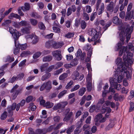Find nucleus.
<instances>
[{"mask_svg":"<svg viewBox=\"0 0 134 134\" xmlns=\"http://www.w3.org/2000/svg\"><path fill=\"white\" fill-rule=\"evenodd\" d=\"M124 33L122 32L120 33L119 37L122 43L119 42L116 46V51H118L119 50V56H121L123 53H124L123 58L124 63L123 62L122 59L120 57L117 58L115 61L117 68L114 77L115 80H116L119 82H121L122 81L124 75L126 74L127 66L131 65L133 63L132 60L133 56L132 53L128 51L126 47L122 46L125 38V35Z\"/></svg>","mask_w":134,"mask_h":134,"instance_id":"f257e3e1","label":"nucleus"},{"mask_svg":"<svg viewBox=\"0 0 134 134\" xmlns=\"http://www.w3.org/2000/svg\"><path fill=\"white\" fill-rule=\"evenodd\" d=\"M101 31V28L98 26L95 29H92L91 31V35L93 37L91 39H90L89 38H88V41L89 42L91 41H94L96 40L98 37L101 36L100 32Z\"/></svg>","mask_w":134,"mask_h":134,"instance_id":"f03ea898","label":"nucleus"},{"mask_svg":"<svg viewBox=\"0 0 134 134\" xmlns=\"http://www.w3.org/2000/svg\"><path fill=\"white\" fill-rule=\"evenodd\" d=\"M70 109L69 108H67L65 110L64 112L65 116L63 120L67 122L70 121V122L71 123L74 120L73 113L72 111L70 112Z\"/></svg>","mask_w":134,"mask_h":134,"instance_id":"7ed1b4c3","label":"nucleus"},{"mask_svg":"<svg viewBox=\"0 0 134 134\" xmlns=\"http://www.w3.org/2000/svg\"><path fill=\"white\" fill-rule=\"evenodd\" d=\"M84 75H81L80 76L79 73L76 71H74L71 75L72 79L74 80L81 81L83 79Z\"/></svg>","mask_w":134,"mask_h":134,"instance_id":"20e7f679","label":"nucleus"},{"mask_svg":"<svg viewBox=\"0 0 134 134\" xmlns=\"http://www.w3.org/2000/svg\"><path fill=\"white\" fill-rule=\"evenodd\" d=\"M9 31L10 33L12 35L14 40H18L20 35V34L16 30L12 27H9Z\"/></svg>","mask_w":134,"mask_h":134,"instance_id":"39448f33","label":"nucleus"},{"mask_svg":"<svg viewBox=\"0 0 134 134\" xmlns=\"http://www.w3.org/2000/svg\"><path fill=\"white\" fill-rule=\"evenodd\" d=\"M52 88L51 82L50 81L44 83L42 85L40 88V90L41 91L44 90L45 89L46 90H50Z\"/></svg>","mask_w":134,"mask_h":134,"instance_id":"423d86ee","label":"nucleus"},{"mask_svg":"<svg viewBox=\"0 0 134 134\" xmlns=\"http://www.w3.org/2000/svg\"><path fill=\"white\" fill-rule=\"evenodd\" d=\"M18 86H19L18 85L16 84L13 87L10 91V93H13L12 97L13 100H14L16 98L19 93V90H17Z\"/></svg>","mask_w":134,"mask_h":134,"instance_id":"0eeeda50","label":"nucleus"},{"mask_svg":"<svg viewBox=\"0 0 134 134\" xmlns=\"http://www.w3.org/2000/svg\"><path fill=\"white\" fill-rule=\"evenodd\" d=\"M61 53V51L58 49L52 52V54L54 57H55L57 60L60 61L61 60L62 58Z\"/></svg>","mask_w":134,"mask_h":134,"instance_id":"6e6552de","label":"nucleus"},{"mask_svg":"<svg viewBox=\"0 0 134 134\" xmlns=\"http://www.w3.org/2000/svg\"><path fill=\"white\" fill-rule=\"evenodd\" d=\"M132 18L134 19V11H131L130 12H127L125 17V21L130 20Z\"/></svg>","mask_w":134,"mask_h":134,"instance_id":"1a4fd4ad","label":"nucleus"},{"mask_svg":"<svg viewBox=\"0 0 134 134\" xmlns=\"http://www.w3.org/2000/svg\"><path fill=\"white\" fill-rule=\"evenodd\" d=\"M17 40H14V43L15 46L16 47H18L20 48L21 50H24L27 47V45L26 44H21L19 43H17Z\"/></svg>","mask_w":134,"mask_h":134,"instance_id":"9d476101","label":"nucleus"},{"mask_svg":"<svg viewBox=\"0 0 134 134\" xmlns=\"http://www.w3.org/2000/svg\"><path fill=\"white\" fill-rule=\"evenodd\" d=\"M132 31V30H131L130 28H127L125 31V34H126V42L127 43L130 38L131 34Z\"/></svg>","mask_w":134,"mask_h":134,"instance_id":"9b49d317","label":"nucleus"},{"mask_svg":"<svg viewBox=\"0 0 134 134\" xmlns=\"http://www.w3.org/2000/svg\"><path fill=\"white\" fill-rule=\"evenodd\" d=\"M114 2L111 1L107 6L106 9L107 11L111 13H112L114 11Z\"/></svg>","mask_w":134,"mask_h":134,"instance_id":"f8f14e48","label":"nucleus"},{"mask_svg":"<svg viewBox=\"0 0 134 134\" xmlns=\"http://www.w3.org/2000/svg\"><path fill=\"white\" fill-rule=\"evenodd\" d=\"M27 26L21 29V31L24 34H29L30 33V30L31 28V26L30 24H28Z\"/></svg>","mask_w":134,"mask_h":134,"instance_id":"ddd939ff","label":"nucleus"},{"mask_svg":"<svg viewBox=\"0 0 134 134\" xmlns=\"http://www.w3.org/2000/svg\"><path fill=\"white\" fill-rule=\"evenodd\" d=\"M15 105L13 104L12 106H9L7 108V110L9 115V116L11 117L13 114V111L15 109Z\"/></svg>","mask_w":134,"mask_h":134,"instance_id":"4468645a","label":"nucleus"},{"mask_svg":"<svg viewBox=\"0 0 134 134\" xmlns=\"http://www.w3.org/2000/svg\"><path fill=\"white\" fill-rule=\"evenodd\" d=\"M64 45L63 42H57L54 41L53 48L55 49H57L61 48Z\"/></svg>","mask_w":134,"mask_h":134,"instance_id":"2eb2a0df","label":"nucleus"},{"mask_svg":"<svg viewBox=\"0 0 134 134\" xmlns=\"http://www.w3.org/2000/svg\"><path fill=\"white\" fill-rule=\"evenodd\" d=\"M104 9V3H102L100 4V7L97 10L98 15H100L102 14Z\"/></svg>","mask_w":134,"mask_h":134,"instance_id":"dca6fc26","label":"nucleus"},{"mask_svg":"<svg viewBox=\"0 0 134 134\" xmlns=\"http://www.w3.org/2000/svg\"><path fill=\"white\" fill-rule=\"evenodd\" d=\"M112 21L113 23L116 25H120L122 23L121 20H119L117 16L113 17Z\"/></svg>","mask_w":134,"mask_h":134,"instance_id":"f3484780","label":"nucleus"},{"mask_svg":"<svg viewBox=\"0 0 134 134\" xmlns=\"http://www.w3.org/2000/svg\"><path fill=\"white\" fill-rule=\"evenodd\" d=\"M30 7L29 4L26 3L25 4L24 6L20 7V8L23 11L29 10L30 9Z\"/></svg>","mask_w":134,"mask_h":134,"instance_id":"a211bd4d","label":"nucleus"},{"mask_svg":"<svg viewBox=\"0 0 134 134\" xmlns=\"http://www.w3.org/2000/svg\"><path fill=\"white\" fill-rule=\"evenodd\" d=\"M53 43L54 41L52 40L47 42L45 44V47L48 49L51 48H53Z\"/></svg>","mask_w":134,"mask_h":134,"instance_id":"6ab92c4d","label":"nucleus"},{"mask_svg":"<svg viewBox=\"0 0 134 134\" xmlns=\"http://www.w3.org/2000/svg\"><path fill=\"white\" fill-rule=\"evenodd\" d=\"M53 59V57L52 56L50 55L44 57L42 59L43 61V62H49Z\"/></svg>","mask_w":134,"mask_h":134,"instance_id":"aec40b11","label":"nucleus"},{"mask_svg":"<svg viewBox=\"0 0 134 134\" xmlns=\"http://www.w3.org/2000/svg\"><path fill=\"white\" fill-rule=\"evenodd\" d=\"M51 76L50 73L47 72L45 74L42 76L41 79L42 81H44L48 79Z\"/></svg>","mask_w":134,"mask_h":134,"instance_id":"412c9836","label":"nucleus"},{"mask_svg":"<svg viewBox=\"0 0 134 134\" xmlns=\"http://www.w3.org/2000/svg\"><path fill=\"white\" fill-rule=\"evenodd\" d=\"M46 128H44L42 129H38L36 131L37 134H45L47 132Z\"/></svg>","mask_w":134,"mask_h":134,"instance_id":"4be33fe9","label":"nucleus"},{"mask_svg":"<svg viewBox=\"0 0 134 134\" xmlns=\"http://www.w3.org/2000/svg\"><path fill=\"white\" fill-rule=\"evenodd\" d=\"M54 104L50 102H47L44 104V106L47 108H52L53 105Z\"/></svg>","mask_w":134,"mask_h":134,"instance_id":"5701e85b","label":"nucleus"},{"mask_svg":"<svg viewBox=\"0 0 134 134\" xmlns=\"http://www.w3.org/2000/svg\"><path fill=\"white\" fill-rule=\"evenodd\" d=\"M86 91V88H85L82 87L80 88L78 92V94L80 96H82L84 93Z\"/></svg>","mask_w":134,"mask_h":134,"instance_id":"b1692460","label":"nucleus"},{"mask_svg":"<svg viewBox=\"0 0 134 134\" xmlns=\"http://www.w3.org/2000/svg\"><path fill=\"white\" fill-rule=\"evenodd\" d=\"M49 65L48 63H45L42 65L41 67V72H43L46 71L47 69V67Z\"/></svg>","mask_w":134,"mask_h":134,"instance_id":"393cba45","label":"nucleus"},{"mask_svg":"<svg viewBox=\"0 0 134 134\" xmlns=\"http://www.w3.org/2000/svg\"><path fill=\"white\" fill-rule=\"evenodd\" d=\"M78 61L77 59L76 58L72 59L70 62L71 64L72 67L75 66L76 65L78 64Z\"/></svg>","mask_w":134,"mask_h":134,"instance_id":"a878e982","label":"nucleus"},{"mask_svg":"<svg viewBox=\"0 0 134 134\" xmlns=\"http://www.w3.org/2000/svg\"><path fill=\"white\" fill-rule=\"evenodd\" d=\"M38 26L39 28L41 30H44L46 29L44 25L42 22H40L38 23Z\"/></svg>","mask_w":134,"mask_h":134,"instance_id":"bb28decb","label":"nucleus"},{"mask_svg":"<svg viewBox=\"0 0 134 134\" xmlns=\"http://www.w3.org/2000/svg\"><path fill=\"white\" fill-rule=\"evenodd\" d=\"M84 49L87 51H89L90 50H92L93 49V48L92 47L91 45L89 44H87L84 46Z\"/></svg>","mask_w":134,"mask_h":134,"instance_id":"cd10ccee","label":"nucleus"},{"mask_svg":"<svg viewBox=\"0 0 134 134\" xmlns=\"http://www.w3.org/2000/svg\"><path fill=\"white\" fill-rule=\"evenodd\" d=\"M30 21L31 24L34 26H36L38 23L37 21L33 19H30Z\"/></svg>","mask_w":134,"mask_h":134,"instance_id":"c85d7f7f","label":"nucleus"},{"mask_svg":"<svg viewBox=\"0 0 134 134\" xmlns=\"http://www.w3.org/2000/svg\"><path fill=\"white\" fill-rule=\"evenodd\" d=\"M61 108H62L60 103L55 104L53 108V109L54 110H56Z\"/></svg>","mask_w":134,"mask_h":134,"instance_id":"c756f323","label":"nucleus"},{"mask_svg":"<svg viewBox=\"0 0 134 134\" xmlns=\"http://www.w3.org/2000/svg\"><path fill=\"white\" fill-rule=\"evenodd\" d=\"M81 27L82 29H85L87 26L86 23L84 20H82L81 22Z\"/></svg>","mask_w":134,"mask_h":134,"instance_id":"7c9ffc66","label":"nucleus"},{"mask_svg":"<svg viewBox=\"0 0 134 134\" xmlns=\"http://www.w3.org/2000/svg\"><path fill=\"white\" fill-rule=\"evenodd\" d=\"M7 112L4 111L2 114L1 117V119L2 120H4L7 118Z\"/></svg>","mask_w":134,"mask_h":134,"instance_id":"2f4dec72","label":"nucleus"},{"mask_svg":"<svg viewBox=\"0 0 134 134\" xmlns=\"http://www.w3.org/2000/svg\"><path fill=\"white\" fill-rule=\"evenodd\" d=\"M68 76V74L67 73H64L60 76L59 79L60 80H63L65 79Z\"/></svg>","mask_w":134,"mask_h":134,"instance_id":"473e14b6","label":"nucleus"},{"mask_svg":"<svg viewBox=\"0 0 134 134\" xmlns=\"http://www.w3.org/2000/svg\"><path fill=\"white\" fill-rule=\"evenodd\" d=\"M19 24L21 26H27L28 24L27 22L25 20H22L21 22L19 23Z\"/></svg>","mask_w":134,"mask_h":134,"instance_id":"72a5a7b5","label":"nucleus"},{"mask_svg":"<svg viewBox=\"0 0 134 134\" xmlns=\"http://www.w3.org/2000/svg\"><path fill=\"white\" fill-rule=\"evenodd\" d=\"M24 75V74L23 73H21L17 75L16 76L17 80H21L23 78Z\"/></svg>","mask_w":134,"mask_h":134,"instance_id":"f704fd0d","label":"nucleus"},{"mask_svg":"<svg viewBox=\"0 0 134 134\" xmlns=\"http://www.w3.org/2000/svg\"><path fill=\"white\" fill-rule=\"evenodd\" d=\"M97 15L96 12H93L91 14L90 18L91 21H92L94 19Z\"/></svg>","mask_w":134,"mask_h":134,"instance_id":"c9c22d12","label":"nucleus"},{"mask_svg":"<svg viewBox=\"0 0 134 134\" xmlns=\"http://www.w3.org/2000/svg\"><path fill=\"white\" fill-rule=\"evenodd\" d=\"M31 52L29 51H24L21 54V56L23 57L30 54Z\"/></svg>","mask_w":134,"mask_h":134,"instance_id":"e433bc0d","label":"nucleus"},{"mask_svg":"<svg viewBox=\"0 0 134 134\" xmlns=\"http://www.w3.org/2000/svg\"><path fill=\"white\" fill-rule=\"evenodd\" d=\"M30 15L31 17L35 18H38L40 17V16L36 12H32Z\"/></svg>","mask_w":134,"mask_h":134,"instance_id":"4c0bfd02","label":"nucleus"},{"mask_svg":"<svg viewBox=\"0 0 134 134\" xmlns=\"http://www.w3.org/2000/svg\"><path fill=\"white\" fill-rule=\"evenodd\" d=\"M73 82L72 80H71L67 85L65 88L66 89H69L72 87L73 84Z\"/></svg>","mask_w":134,"mask_h":134,"instance_id":"58836bf2","label":"nucleus"},{"mask_svg":"<svg viewBox=\"0 0 134 134\" xmlns=\"http://www.w3.org/2000/svg\"><path fill=\"white\" fill-rule=\"evenodd\" d=\"M67 93V91L66 90H64L60 93L58 95V97L59 98H60Z\"/></svg>","mask_w":134,"mask_h":134,"instance_id":"ea45409f","label":"nucleus"},{"mask_svg":"<svg viewBox=\"0 0 134 134\" xmlns=\"http://www.w3.org/2000/svg\"><path fill=\"white\" fill-rule=\"evenodd\" d=\"M32 43L33 44H35L38 41V37L36 36H35L32 37Z\"/></svg>","mask_w":134,"mask_h":134,"instance_id":"a19ab883","label":"nucleus"},{"mask_svg":"<svg viewBox=\"0 0 134 134\" xmlns=\"http://www.w3.org/2000/svg\"><path fill=\"white\" fill-rule=\"evenodd\" d=\"M42 53L40 52H38L36 53L33 56V58L34 59H36L39 57Z\"/></svg>","mask_w":134,"mask_h":134,"instance_id":"79ce46f5","label":"nucleus"},{"mask_svg":"<svg viewBox=\"0 0 134 134\" xmlns=\"http://www.w3.org/2000/svg\"><path fill=\"white\" fill-rule=\"evenodd\" d=\"M14 60V57L12 58L10 56H7L6 59V62H11Z\"/></svg>","mask_w":134,"mask_h":134,"instance_id":"37998d69","label":"nucleus"},{"mask_svg":"<svg viewBox=\"0 0 134 134\" xmlns=\"http://www.w3.org/2000/svg\"><path fill=\"white\" fill-rule=\"evenodd\" d=\"M74 129V125H72L70 127L66 130V132L67 133H71L73 131Z\"/></svg>","mask_w":134,"mask_h":134,"instance_id":"c03bdc74","label":"nucleus"},{"mask_svg":"<svg viewBox=\"0 0 134 134\" xmlns=\"http://www.w3.org/2000/svg\"><path fill=\"white\" fill-rule=\"evenodd\" d=\"M80 86L79 85H76L71 89L70 91L72 92L76 91L78 89L80 88Z\"/></svg>","mask_w":134,"mask_h":134,"instance_id":"a18cd8bd","label":"nucleus"},{"mask_svg":"<svg viewBox=\"0 0 134 134\" xmlns=\"http://www.w3.org/2000/svg\"><path fill=\"white\" fill-rule=\"evenodd\" d=\"M83 97H84V99L85 101H89L92 99V96L90 95H89L87 96H86V95H84Z\"/></svg>","mask_w":134,"mask_h":134,"instance_id":"49530a36","label":"nucleus"},{"mask_svg":"<svg viewBox=\"0 0 134 134\" xmlns=\"http://www.w3.org/2000/svg\"><path fill=\"white\" fill-rule=\"evenodd\" d=\"M81 131V128L77 127L74 131V134H79Z\"/></svg>","mask_w":134,"mask_h":134,"instance_id":"de8ad7c7","label":"nucleus"},{"mask_svg":"<svg viewBox=\"0 0 134 134\" xmlns=\"http://www.w3.org/2000/svg\"><path fill=\"white\" fill-rule=\"evenodd\" d=\"M29 107L31 109L32 111H34L36 109V107L35 105H34L33 103H30V104Z\"/></svg>","mask_w":134,"mask_h":134,"instance_id":"09e8293b","label":"nucleus"},{"mask_svg":"<svg viewBox=\"0 0 134 134\" xmlns=\"http://www.w3.org/2000/svg\"><path fill=\"white\" fill-rule=\"evenodd\" d=\"M61 107L62 108L64 109L68 104V103L67 101L63 102H60Z\"/></svg>","mask_w":134,"mask_h":134,"instance_id":"8fccbe9b","label":"nucleus"},{"mask_svg":"<svg viewBox=\"0 0 134 134\" xmlns=\"http://www.w3.org/2000/svg\"><path fill=\"white\" fill-rule=\"evenodd\" d=\"M53 30L56 33H59L60 32V29L59 27L55 26L53 27Z\"/></svg>","mask_w":134,"mask_h":134,"instance_id":"3c124183","label":"nucleus"},{"mask_svg":"<svg viewBox=\"0 0 134 134\" xmlns=\"http://www.w3.org/2000/svg\"><path fill=\"white\" fill-rule=\"evenodd\" d=\"M51 52V51L50 50H44L42 52V54L43 55H46L49 54Z\"/></svg>","mask_w":134,"mask_h":134,"instance_id":"603ef678","label":"nucleus"},{"mask_svg":"<svg viewBox=\"0 0 134 134\" xmlns=\"http://www.w3.org/2000/svg\"><path fill=\"white\" fill-rule=\"evenodd\" d=\"M58 92H55L51 94L49 96V98L51 99L55 97L57 95Z\"/></svg>","mask_w":134,"mask_h":134,"instance_id":"864d4df0","label":"nucleus"},{"mask_svg":"<svg viewBox=\"0 0 134 134\" xmlns=\"http://www.w3.org/2000/svg\"><path fill=\"white\" fill-rule=\"evenodd\" d=\"M88 115L89 113L88 112H85L84 114L82 115L81 118V121H83L84 119Z\"/></svg>","mask_w":134,"mask_h":134,"instance_id":"5fc2aeb1","label":"nucleus"},{"mask_svg":"<svg viewBox=\"0 0 134 134\" xmlns=\"http://www.w3.org/2000/svg\"><path fill=\"white\" fill-rule=\"evenodd\" d=\"M130 108L129 110V112H131L134 110V103L131 102L130 103Z\"/></svg>","mask_w":134,"mask_h":134,"instance_id":"6e6d98bb","label":"nucleus"},{"mask_svg":"<svg viewBox=\"0 0 134 134\" xmlns=\"http://www.w3.org/2000/svg\"><path fill=\"white\" fill-rule=\"evenodd\" d=\"M86 11L88 13H90L92 12V9L90 5H87L86 7Z\"/></svg>","mask_w":134,"mask_h":134,"instance_id":"4d7b16f0","label":"nucleus"},{"mask_svg":"<svg viewBox=\"0 0 134 134\" xmlns=\"http://www.w3.org/2000/svg\"><path fill=\"white\" fill-rule=\"evenodd\" d=\"M10 16L12 17L15 18L19 19L21 18V17L19 15L17 14H14L13 13H12L10 14Z\"/></svg>","mask_w":134,"mask_h":134,"instance_id":"13d9d810","label":"nucleus"},{"mask_svg":"<svg viewBox=\"0 0 134 134\" xmlns=\"http://www.w3.org/2000/svg\"><path fill=\"white\" fill-rule=\"evenodd\" d=\"M54 67L55 66L54 65H51L47 69L46 71L48 72H50L54 68Z\"/></svg>","mask_w":134,"mask_h":134,"instance_id":"bf43d9fd","label":"nucleus"},{"mask_svg":"<svg viewBox=\"0 0 134 134\" xmlns=\"http://www.w3.org/2000/svg\"><path fill=\"white\" fill-rule=\"evenodd\" d=\"M33 99V97L31 96H29L26 99V101L27 103L30 102Z\"/></svg>","mask_w":134,"mask_h":134,"instance_id":"052dcab7","label":"nucleus"},{"mask_svg":"<svg viewBox=\"0 0 134 134\" xmlns=\"http://www.w3.org/2000/svg\"><path fill=\"white\" fill-rule=\"evenodd\" d=\"M92 83H88L87 85V90L88 91H91L92 89Z\"/></svg>","mask_w":134,"mask_h":134,"instance_id":"680f3d73","label":"nucleus"},{"mask_svg":"<svg viewBox=\"0 0 134 134\" xmlns=\"http://www.w3.org/2000/svg\"><path fill=\"white\" fill-rule=\"evenodd\" d=\"M11 21L10 20H6L4 23H3L2 25L3 26H8V24L11 23Z\"/></svg>","mask_w":134,"mask_h":134,"instance_id":"e2e57ef3","label":"nucleus"},{"mask_svg":"<svg viewBox=\"0 0 134 134\" xmlns=\"http://www.w3.org/2000/svg\"><path fill=\"white\" fill-rule=\"evenodd\" d=\"M103 116L102 114H97L95 117V120H96V121H98L99 119H101Z\"/></svg>","mask_w":134,"mask_h":134,"instance_id":"0e129e2a","label":"nucleus"},{"mask_svg":"<svg viewBox=\"0 0 134 134\" xmlns=\"http://www.w3.org/2000/svg\"><path fill=\"white\" fill-rule=\"evenodd\" d=\"M129 92V90L128 89H126L124 87H123L122 88V93L127 94Z\"/></svg>","mask_w":134,"mask_h":134,"instance_id":"69168bd1","label":"nucleus"},{"mask_svg":"<svg viewBox=\"0 0 134 134\" xmlns=\"http://www.w3.org/2000/svg\"><path fill=\"white\" fill-rule=\"evenodd\" d=\"M53 119L54 121L55 122H59L60 119V117L59 116H56L53 118Z\"/></svg>","mask_w":134,"mask_h":134,"instance_id":"338daca9","label":"nucleus"},{"mask_svg":"<svg viewBox=\"0 0 134 134\" xmlns=\"http://www.w3.org/2000/svg\"><path fill=\"white\" fill-rule=\"evenodd\" d=\"M96 105H93L90 107L89 110V112L91 113L93 112L94 111Z\"/></svg>","mask_w":134,"mask_h":134,"instance_id":"774afa93","label":"nucleus"}]
</instances>
